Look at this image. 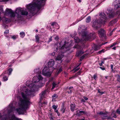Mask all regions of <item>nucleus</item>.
<instances>
[{
    "instance_id": "nucleus-26",
    "label": "nucleus",
    "mask_w": 120,
    "mask_h": 120,
    "mask_svg": "<svg viewBox=\"0 0 120 120\" xmlns=\"http://www.w3.org/2000/svg\"><path fill=\"white\" fill-rule=\"evenodd\" d=\"M90 16H89L86 18V22H89L90 21Z\"/></svg>"
},
{
    "instance_id": "nucleus-58",
    "label": "nucleus",
    "mask_w": 120,
    "mask_h": 120,
    "mask_svg": "<svg viewBox=\"0 0 120 120\" xmlns=\"http://www.w3.org/2000/svg\"><path fill=\"white\" fill-rule=\"evenodd\" d=\"M55 53L54 52H52V54L51 55L53 56H54L55 55Z\"/></svg>"
},
{
    "instance_id": "nucleus-55",
    "label": "nucleus",
    "mask_w": 120,
    "mask_h": 120,
    "mask_svg": "<svg viewBox=\"0 0 120 120\" xmlns=\"http://www.w3.org/2000/svg\"><path fill=\"white\" fill-rule=\"evenodd\" d=\"M84 33L85 34H84V35H83V36L85 37L86 38L87 37V35H86V34L85 33V32H84Z\"/></svg>"
},
{
    "instance_id": "nucleus-18",
    "label": "nucleus",
    "mask_w": 120,
    "mask_h": 120,
    "mask_svg": "<svg viewBox=\"0 0 120 120\" xmlns=\"http://www.w3.org/2000/svg\"><path fill=\"white\" fill-rule=\"evenodd\" d=\"M82 111H80L79 110H77L76 112V115L78 116H80L82 115Z\"/></svg>"
},
{
    "instance_id": "nucleus-14",
    "label": "nucleus",
    "mask_w": 120,
    "mask_h": 120,
    "mask_svg": "<svg viewBox=\"0 0 120 120\" xmlns=\"http://www.w3.org/2000/svg\"><path fill=\"white\" fill-rule=\"evenodd\" d=\"M105 33L104 30L102 29H101L99 31V34L101 37L103 36Z\"/></svg>"
},
{
    "instance_id": "nucleus-7",
    "label": "nucleus",
    "mask_w": 120,
    "mask_h": 120,
    "mask_svg": "<svg viewBox=\"0 0 120 120\" xmlns=\"http://www.w3.org/2000/svg\"><path fill=\"white\" fill-rule=\"evenodd\" d=\"M43 79L42 76L40 75H38V76H34L33 78V83H36L39 82L40 80H42Z\"/></svg>"
},
{
    "instance_id": "nucleus-1",
    "label": "nucleus",
    "mask_w": 120,
    "mask_h": 120,
    "mask_svg": "<svg viewBox=\"0 0 120 120\" xmlns=\"http://www.w3.org/2000/svg\"><path fill=\"white\" fill-rule=\"evenodd\" d=\"M30 90H27L25 92H22L21 95L23 99L21 100L19 104V107L16 109L19 114H23L27 109L28 108V106L30 104L29 96L32 94L33 92L36 88V86L33 83L28 85Z\"/></svg>"
},
{
    "instance_id": "nucleus-34",
    "label": "nucleus",
    "mask_w": 120,
    "mask_h": 120,
    "mask_svg": "<svg viewBox=\"0 0 120 120\" xmlns=\"http://www.w3.org/2000/svg\"><path fill=\"white\" fill-rule=\"evenodd\" d=\"M3 79L4 81H6L8 80V78L6 76H4L3 77Z\"/></svg>"
},
{
    "instance_id": "nucleus-22",
    "label": "nucleus",
    "mask_w": 120,
    "mask_h": 120,
    "mask_svg": "<svg viewBox=\"0 0 120 120\" xmlns=\"http://www.w3.org/2000/svg\"><path fill=\"white\" fill-rule=\"evenodd\" d=\"M115 20H113L110 22L109 24V26H112L116 22Z\"/></svg>"
},
{
    "instance_id": "nucleus-17",
    "label": "nucleus",
    "mask_w": 120,
    "mask_h": 120,
    "mask_svg": "<svg viewBox=\"0 0 120 120\" xmlns=\"http://www.w3.org/2000/svg\"><path fill=\"white\" fill-rule=\"evenodd\" d=\"M68 43H67L66 41L64 42V45L61 47V49H64V48L66 49H67L66 50V51L68 50V49H67V47H66L67 45H68Z\"/></svg>"
},
{
    "instance_id": "nucleus-64",
    "label": "nucleus",
    "mask_w": 120,
    "mask_h": 120,
    "mask_svg": "<svg viewBox=\"0 0 120 120\" xmlns=\"http://www.w3.org/2000/svg\"><path fill=\"white\" fill-rule=\"evenodd\" d=\"M104 61H101V63L102 64H104Z\"/></svg>"
},
{
    "instance_id": "nucleus-56",
    "label": "nucleus",
    "mask_w": 120,
    "mask_h": 120,
    "mask_svg": "<svg viewBox=\"0 0 120 120\" xmlns=\"http://www.w3.org/2000/svg\"><path fill=\"white\" fill-rule=\"evenodd\" d=\"M81 101H82L83 102H85V101L83 99H82L81 100Z\"/></svg>"
},
{
    "instance_id": "nucleus-2",
    "label": "nucleus",
    "mask_w": 120,
    "mask_h": 120,
    "mask_svg": "<svg viewBox=\"0 0 120 120\" xmlns=\"http://www.w3.org/2000/svg\"><path fill=\"white\" fill-rule=\"evenodd\" d=\"M44 2V0H34V3L27 5V8L31 12H32V11H34L36 8L40 9L43 5L41 4Z\"/></svg>"
},
{
    "instance_id": "nucleus-41",
    "label": "nucleus",
    "mask_w": 120,
    "mask_h": 120,
    "mask_svg": "<svg viewBox=\"0 0 120 120\" xmlns=\"http://www.w3.org/2000/svg\"><path fill=\"white\" fill-rule=\"evenodd\" d=\"M79 69V68H77V67L74 69V72H75L77 71Z\"/></svg>"
},
{
    "instance_id": "nucleus-62",
    "label": "nucleus",
    "mask_w": 120,
    "mask_h": 120,
    "mask_svg": "<svg viewBox=\"0 0 120 120\" xmlns=\"http://www.w3.org/2000/svg\"><path fill=\"white\" fill-rule=\"evenodd\" d=\"M12 117L13 118V119H15V116L14 115H13L12 116Z\"/></svg>"
},
{
    "instance_id": "nucleus-49",
    "label": "nucleus",
    "mask_w": 120,
    "mask_h": 120,
    "mask_svg": "<svg viewBox=\"0 0 120 120\" xmlns=\"http://www.w3.org/2000/svg\"><path fill=\"white\" fill-rule=\"evenodd\" d=\"M59 38L57 36L56 37L54 38L55 40H57L59 39Z\"/></svg>"
},
{
    "instance_id": "nucleus-44",
    "label": "nucleus",
    "mask_w": 120,
    "mask_h": 120,
    "mask_svg": "<svg viewBox=\"0 0 120 120\" xmlns=\"http://www.w3.org/2000/svg\"><path fill=\"white\" fill-rule=\"evenodd\" d=\"M9 32V30H6L4 32V34H7Z\"/></svg>"
},
{
    "instance_id": "nucleus-57",
    "label": "nucleus",
    "mask_w": 120,
    "mask_h": 120,
    "mask_svg": "<svg viewBox=\"0 0 120 120\" xmlns=\"http://www.w3.org/2000/svg\"><path fill=\"white\" fill-rule=\"evenodd\" d=\"M80 71H79L77 73V75H78L80 74Z\"/></svg>"
},
{
    "instance_id": "nucleus-35",
    "label": "nucleus",
    "mask_w": 120,
    "mask_h": 120,
    "mask_svg": "<svg viewBox=\"0 0 120 120\" xmlns=\"http://www.w3.org/2000/svg\"><path fill=\"white\" fill-rule=\"evenodd\" d=\"M105 50L104 49H103L102 50L99 51L98 52V53L99 54H101L102 52H104V50Z\"/></svg>"
},
{
    "instance_id": "nucleus-45",
    "label": "nucleus",
    "mask_w": 120,
    "mask_h": 120,
    "mask_svg": "<svg viewBox=\"0 0 120 120\" xmlns=\"http://www.w3.org/2000/svg\"><path fill=\"white\" fill-rule=\"evenodd\" d=\"M82 115L83 114H87V112H86L83 111H82Z\"/></svg>"
},
{
    "instance_id": "nucleus-5",
    "label": "nucleus",
    "mask_w": 120,
    "mask_h": 120,
    "mask_svg": "<svg viewBox=\"0 0 120 120\" xmlns=\"http://www.w3.org/2000/svg\"><path fill=\"white\" fill-rule=\"evenodd\" d=\"M5 14L6 15H9L11 17H15V13L11 9H7L5 12Z\"/></svg>"
},
{
    "instance_id": "nucleus-3",
    "label": "nucleus",
    "mask_w": 120,
    "mask_h": 120,
    "mask_svg": "<svg viewBox=\"0 0 120 120\" xmlns=\"http://www.w3.org/2000/svg\"><path fill=\"white\" fill-rule=\"evenodd\" d=\"M15 13L17 14V17L18 18H20L21 15H27L28 14V12L26 10H23L20 8H17L15 11Z\"/></svg>"
},
{
    "instance_id": "nucleus-46",
    "label": "nucleus",
    "mask_w": 120,
    "mask_h": 120,
    "mask_svg": "<svg viewBox=\"0 0 120 120\" xmlns=\"http://www.w3.org/2000/svg\"><path fill=\"white\" fill-rule=\"evenodd\" d=\"M86 55H83V56H82L80 58L81 59H83L84 58L85 56H86Z\"/></svg>"
},
{
    "instance_id": "nucleus-39",
    "label": "nucleus",
    "mask_w": 120,
    "mask_h": 120,
    "mask_svg": "<svg viewBox=\"0 0 120 120\" xmlns=\"http://www.w3.org/2000/svg\"><path fill=\"white\" fill-rule=\"evenodd\" d=\"M4 20L5 21L6 23H8V21H9V19L7 18H5Z\"/></svg>"
},
{
    "instance_id": "nucleus-38",
    "label": "nucleus",
    "mask_w": 120,
    "mask_h": 120,
    "mask_svg": "<svg viewBox=\"0 0 120 120\" xmlns=\"http://www.w3.org/2000/svg\"><path fill=\"white\" fill-rule=\"evenodd\" d=\"M52 97L53 98H56L58 97V96L56 95V94H55L54 95L52 96Z\"/></svg>"
},
{
    "instance_id": "nucleus-52",
    "label": "nucleus",
    "mask_w": 120,
    "mask_h": 120,
    "mask_svg": "<svg viewBox=\"0 0 120 120\" xmlns=\"http://www.w3.org/2000/svg\"><path fill=\"white\" fill-rule=\"evenodd\" d=\"M115 1L118 3L120 4V0H116Z\"/></svg>"
},
{
    "instance_id": "nucleus-59",
    "label": "nucleus",
    "mask_w": 120,
    "mask_h": 120,
    "mask_svg": "<svg viewBox=\"0 0 120 120\" xmlns=\"http://www.w3.org/2000/svg\"><path fill=\"white\" fill-rule=\"evenodd\" d=\"M73 88V87H70L69 88H68V89L69 90H71V89H72V88Z\"/></svg>"
},
{
    "instance_id": "nucleus-28",
    "label": "nucleus",
    "mask_w": 120,
    "mask_h": 120,
    "mask_svg": "<svg viewBox=\"0 0 120 120\" xmlns=\"http://www.w3.org/2000/svg\"><path fill=\"white\" fill-rule=\"evenodd\" d=\"M36 38V42H39V38L38 36V35H36L35 36Z\"/></svg>"
},
{
    "instance_id": "nucleus-4",
    "label": "nucleus",
    "mask_w": 120,
    "mask_h": 120,
    "mask_svg": "<svg viewBox=\"0 0 120 120\" xmlns=\"http://www.w3.org/2000/svg\"><path fill=\"white\" fill-rule=\"evenodd\" d=\"M53 71L51 69L46 67L43 70L42 73L44 75L46 76H50Z\"/></svg>"
},
{
    "instance_id": "nucleus-47",
    "label": "nucleus",
    "mask_w": 120,
    "mask_h": 120,
    "mask_svg": "<svg viewBox=\"0 0 120 120\" xmlns=\"http://www.w3.org/2000/svg\"><path fill=\"white\" fill-rule=\"evenodd\" d=\"M56 23L55 22H53L52 23V24H51V25L52 26H53L54 25H56Z\"/></svg>"
},
{
    "instance_id": "nucleus-61",
    "label": "nucleus",
    "mask_w": 120,
    "mask_h": 120,
    "mask_svg": "<svg viewBox=\"0 0 120 120\" xmlns=\"http://www.w3.org/2000/svg\"><path fill=\"white\" fill-rule=\"evenodd\" d=\"M116 47H113L112 48V49H113L115 50L116 49Z\"/></svg>"
},
{
    "instance_id": "nucleus-54",
    "label": "nucleus",
    "mask_w": 120,
    "mask_h": 120,
    "mask_svg": "<svg viewBox=\"0 0 120 120\" xmlns=\"http://www.w3.org/2000/svg\"><path fill=\"white\" fill-rule=\"evenodd\" d=\"M100 68L102 70H104L105 69V68H102V67H100Z\"/></svg>"
},
{
    "instance_id": "nucleus-63",
    "label": "nucleus",
    "mask_w": 120,
    "mask_h": 120,
    "mask_svg": "<svg viewBox=\"0 0 120 120\" xmlns=\"http://www.w3.org/2000/svg\"><path fill=\"white\" fill-rule=\"evenodd\" d=\"M79 41V40H78L76 41H75V42H78Z\"/></svg>"
},
{
    "instance_id": "nucleus-21",
    "label": "nucleus",
    "mask_w": 120,
    "mask_h": 120,
    "mask_svg": "<svg viewBox=\"0 0 120 120\" xmlns=\"http://www.w3.org/2000/svg\"><path fill=\"white\" fill-rule=\"evenodd\" d=\"M65 108L64 106V104H63L62 108L61 109V111L62 112V113H64V112L65 110Z\"/></svg>"
},
{
    "instance_id": "nucleus-25",
    "label": "nucleus",
    "mask_w": 120,
    "mask_h": 120,
    "mask_svg": "<svg viewBox=\"0 0 120 120\" xmlns=\"http://www.w3.org/2000/svg\"><path fill=\"white\" fill-rule=\"evenodd\" d=\"M49 118L51 120H53L54 117L52 116V113H50L49 114Z\"/></svg>"
},
{
    "instance_id": "nucleus-60",
    "label": "nucleus",
    "mask_w": 120,
    "mask_h": 120,
    "mask_svg": "<svg viewBox=\"0 0 120 120\" xmlns=\"http://www.w3.org/2000/svg\"><path fill=\"white\" fill-rule=\"evenodd\" d=\"M111 68L112 69L113 67V65H111Z\"/></svg>"
},
{
    "instance_id": "nucleus-32",
    "label": "nucleus",
    "mask_w": 120,
    "mask_h": 120,
    "mask_svg": "<svg viewBox=\"0 0 120 120\" xmlns=\"http://www.w3.org/2000/svg\"><path fill=\"white\" fill-rule=\"evenodd\" d=\"M118 43L117 42L114 43L112 45H111L110 47V48H112L113 47L115 46Z\"/></svg>"
},
{
    "instance_id": "nucleus-40",
    "label": "nucleus",
    "mask_w": 120,
    "mask_h": 120,
    "mask_svg": "<svg viewBox=\"0 0 120 120\" xmlns=\"http://www.w3.org/2000/svg\"><path fill=\"white\" fill-rule=\"evenodd\" d=\"M100 91V90H98V92L100 93V94L102 95L104 93V92H101Z\"/></svg>"
},
{
    "instance_id": "nucleus-50",
    "label": "nucleus",
    "mask_w": 120,
    "mask_h": 120,
    "mask_svg": "<svg viewBox=\"0 0 120 120\" xmlns=\"http://www.w3.org/2000/svg\"><path fill=\"white\" fill-rule=\"evenodd\" d=\"M67 92H68V94H71L72 93V90H69V91H68Z\"/></svg>"
},
{
    "instance_id": "nucleus-8",
    "label": "nucleus",
    "mask_w": 120,
    "mask_h": 120,
    "mask_svg": "<svg viewBox=\"0 0 120 120\" xmlns=\"http://www.w3.org/2000/svg\"><path fill=\"white\" fill-rule=\"evenodd\" d=\"M116 112L114 111H113L111 113V116H106V115L108 114V112H105V119H109L111 118V117H114L115 118H116L117 117L116 116Z\"/></svg>"
},
{
    "instance_id": "nucleus-53",
    "label": "nucleus",
    "mask_w": 120,
    "mask_h": 120,
    "mask_svg": "<svg viewBox=\"0 0 120 120\" xmlns=\"http://www.w3.org/2000/svg\"><path fill=\"white\" fill-rule=\"evenodd\" d=\"M83 98L86 100H87L88 99V98L86 97H84Z\"/></svg>"
},
{
    "instance_id": "nucleus-43",
    "label": "nucleus",
    "mask_w": 120,
    "mask_h": 120,
    "mask_svg": "<svg viewBox=\"0 0 120 120\" xmlns=\"http://www.w3.org/2000/svg\"><path fill=\"white\" fill-rule=\"evenodd\" d=\"M115 29H116V28H114L113 30L111 31V32H110V35H111L112 34V32H113V31H114L115 30Z\"/></svg>"
},
{
    "instance_id": "nucleus-37",
    "label": "nucleus",
    "mask_w": 120,
    "mask_h": 120,
    "mask_svg": "<svg viewBox=\"0 0 120 120\" xmlns=\"http://www.w3.org/2000/svg\"><path fill=\"white\" fill-rule=\"evenodd\" d=\"M62 71V69L61 68H60L58 70V74H59Z\"/></svg>"
},
{
    "instance_id": "nucleus-13",
    "label": "nucleus",
    "mask_w": 120,
    "mask_h": 120,
    "mask_svg": "<svg viewBox=\"0 0 120 120\" xmlns=\"http://www.w3.org/2000/svg\"><path fill=\"white\" fill-rule=\"evenodd\" d=\"M116 15V14L114 13L113 12L111 14H109L108 18L105 17V20L106 19H109L115 17Z\"/></svg>"
},
{
    "instance_id": "nucleus-31",
    "label": "nucleus",
    "mask_w": 120,
    "mask_h": 120,
    "mask_svg": "<svg viewBox=\"0 0 120 120\" xmlns=\"http://www.w3.org/2000/svg\"><path fill=\"white\" fill-rule=\"evenodd\" d=\"M8 71H9V73L8 74V75H10L11 74V72L12 71V70L11 68H9V69L8 70Z\"/></svg>"
},
{
    "instance_id": "nucleus-11",
    "label": "nucleus",
    "mask_w": 120,
    "mask_h": 120,
    "mask_svg": "<svg viewBox=\"0 0 120 120\" xmlns=\"http://www.w3.org/2000/svg\"><path fill=\"white\" fill-rule=\"evenodd\" d=\"M47 92V90H45L42 91L41 93L40 94V101H41V100L42 98H44V96L45 95Z\"/></svg>"
},
{
    "instance_id": "nucleus-12",
    "label": "nucleus",
    "mask_w": 120,
    "mask_h": 120,
    "mask_svg": "<svg viewBox=\"0 0 120 120\" xmlns=\"http://www.w3.org/2000/svg\"><path fill=\"white\" fill-rule=\"evenodd\" d=\"M113 5L114 7V9H116L120 7V4L115 1L113 3Z\"/></svg>"
},
{
    "instance_id": "nucleus-16",
    "label": "nucleus",
    "mask_w": 120,
    "mask_h": 120,
    "mask_svg": "<svg viewBox=\"0 0 120 120\" xmlns=\"http://www.w3.org/2000/svg\"><path fill=\"white\" fill-rule=\"evenodd\" d=\"M99 115L101 116L103 120L105 119V113H103L102 112H101L99 113Z\"/></svg>"
},
{
    "instance_id": "nucleus-29",
    "label": "nucleus",
    "mask_w": 120,
    "mask_h": 120,
    "mask_svg": "<svg viewBox=\"0 0 120 120\" xmlns=\"http://www.w3.org/2000/svg\"><path fill=\"white\" fill-rule=\"evenodd\" d=\"M84 52L82 51H80V52H77L76 53V55L78 56H80V54H82Z\"/></svg>"
},
{
    "instance_id": "nucleus-23",
    "label": "nucleus",
    "mask_w": 120,
    "mask_h": 120,
    "mask_svg": "<svg viewBox=\"0 0 120 120\" xmlns=\"http://www.w3.org/2000/svg\"><path fill=\"white\" fill-rule=\"evenodd\" d=\"M20 34L21 37L22 38H23L25 35V33L23 32H21Z\"/></svg>"
},
{
    "instance_id": "nucleus-42",
    "label": "nucleus",
    "mask_w": 120,
    "mask_h": 120,
    "mask_svg": "<svg viewBox=\"0 0 120 120\" xmlns=\"http://www.w3.org/2000/svg\"><path fill=\"white\" fill-rule=\"evenodd\" d=\"M11 36V38H12L14 39H15L16 38V36L15 35Z\"/></svg>"
},
{
    "instance_id": "nucleus-15",
    "label": "nucleus",
    "mask_w": 120,
    "mask_h": 120,
    "mask_svg": "<svg viewBox=\"0 0 120 120\" xmlns=\"http://www.w3.org/2000/svg\"><path fill=\"white\" fill-rule=\"evenodd\" d=\"M63 57L64 55L63 54L59 55L57 56L55 60H61Z\"/></svg>"
},
{
    "instance_id": "nucleus-24",
    "label": "nucleus",
    "mask_w": 120,
    "mask_h": 120,
    "mask_svg": "<svg viewBox=\"0 0 120 120\" xmlns=\"http://www.w3.org/2000/svg\"><path fill=\"white\" fill-rule=\"evenodd\" d=\"M74 48H77V49H81L82 48V47L78 45H75L74 46Z\"/></svg>"
},
{
    "instance_id": "nucleus-33",
    "label": "nucleus",
    "mask_w": 120,
    "mask_h": 120,
    "mask_svg": "<svg viewBox=\"0 0 120 120\" xmlns=\"http://www.w3.org/2000/svg\"><path fill=\"white\" fill-rule=\"evenodd\" d=\"M116 112L118 114H120V107L117 109Z\"/></svg>"
},
{
    "instance_id": "nucleus-6",
    "label": "nucleus",
    "mask_w": 120,
    "mask_h": 120,
    "mask_svg": "<svg viewBox=\"0 0 120 120\" xmlns=\"http://www.w3.org/2000/svg\"><path fill=\"white\" fill-rule=\"evenodd\" d=\"M55 64V62L53 59H50L48 62L47 66L49 68L51 69V70L53 71L55 68L53 67Z\"/></svg>"
},
{
    "instance_id": "nucleus-10",
    "label": "nucleus",
    "mask_w": 120,
    "mask_h": 120,
    "mask_svg": "<svg viewBox=\"0 0 120 120\" xmlns=\"http://www.w3.org/2000/svg\"><path fill=\"white\" fill-rule=\"evenodd\" d=\"M105 14L104 13H100V16H101V23H105Z\"/></svg>"
},
{
    "instance_id": "nucleus-30",
    "label": "nucleus",
    "mask_w": 120,
    "mask_h": 120,
    "mask_svg": "<svg viewBox=\"0 0 120 120\" xmlns=\"http://www.w3.org/2000/svg\"><path fill=\"white\" fill-rule=\"evenodd\" d=\"M56 84L55 82H53L52 83V90L56 86Z\"/></svg>"
},
{
    "instance_id": "nucleus-19",
    "label": "nucleus",
    "mask_w": 120,
    "mask_h": 120,
    "mask_svg": "<svg viewBox=\"0 0 120 120\" xmlns=\"http://www.w3.org/2000/svg\"><path fill=\"white\" fill-rule=\"evenodd\" d=\"M75 108V104H71V111L73 112Z\"/></svg>"
},
{
    "instance_id": "nucleus-9",
    "label": "nucleus",
    "mask_w": 120,
    "mask_h": 120,
    "mask_svg": "<svg viewBox=\"0 0 120 120\" xmlns=\"http://www.w3.org/2000/svg\"><path fill=\"white\" fill-rule=\"evenodd\" d=\"M98 21L97 20H96L93 22L92 26L95 28V29H97L98 28L100 27V24L98 23Z\"/></svg>"
},
{
    "instance_id": "nucleus-51",
    "label": "nucleus",
    "mask_w": 120,
    "mask_h": 120,
    "mask_svg": "<svg viewBox=\"0 0 120 120\" xmlns=\"http://www.w3.org/2000/svg\"><path fill=\"white\" fill-rule=\"evenodd\" d=\"M97 78V76L96 75H94V79L96 80V79Z\"/></svg>"
},
{
    "instance_id": "nucleus-27",
    "label": "nucleus",
    "mask_w": 120,
    "mask_h": 120,
    "mask_svg": "<svg viewBox=\"0 0 120 120\" xmlns=\"http://www.w3.org/2000/svg\"><path fill=\"white\" fill-rule=\"evenodd\" d=\"M116 77H117V80L118 81L120 82V75H116Z\"/></svg>"
},
{
    "instance_id": "nucleus-36",
    "label": "nucleus",
    "mask_w": 120,
    "mask_h": 120,
    "mask_svg": "<svg viewBox=\"0 0 120 120\" xmlns=\"http://www.w3.org/2000/svg\"><path fill=\"white\" fill-rule=\"evenodd\" d=\"M57 107V106L55 105H53L52 106V108L54 109L55 111V110H56Z\"/></svg>"
},
{
    "instance_id": "nucleus-20",
    "label": "nucleus",
    "mask_w": 120,
    "mask_h": 120,
    "mask_svg": "<svg viewBox=\"0 0 120 120\" xmlns=\"http://www.w3.org/2000/svg\"><path fill=\"white\" fill-rule=\"evenodd\" d=\"M101 46L98 45H95L94 46V49L95 51L98 50L100 48Z\"/></svg>"
},
{
    "instance_id": "nucleus-48",
    "label": "nucleus",
    "mask_w": 120,
    "mask_h": 120,
    "mask_svg": "<svg viewBox=\"0 0 120 120\" xmlns=\"http://www.w3.org/2000/svg\"><path fill=\"white\" fill-rule=\"evenodd\" d=\"M52 37H50V38L49 39V40L48 41V42H49L52 41Z\"/></svg>"
}]
</instances>
